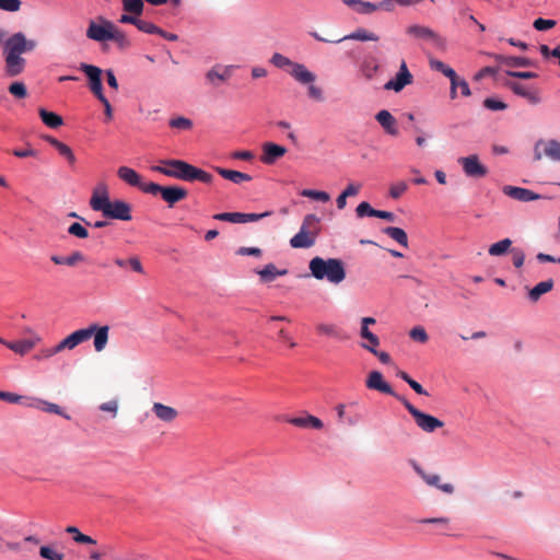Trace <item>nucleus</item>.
<instances>
[{
	"label": "nucleus",
	"instance_id": "obj_36",
	"mask_svg": "<svg viewBox=\"0 0 560 560\" xmlns=\"http://www.w3.org/2000/svg\"><path fill=\"white\" fill-rule=\"evenodd\" d=\"M94 331H95V324H92L86 328L73 331L72 336H71L72 348H74L75 346H78L84 341H88L93 336Z\"/></svg>",
	"mask_w": 560,
	"mask_h": 560
},
{
	"label": "nucleus",
	"instance_id": "obj_28",
	"mask_svg": "<svg viewBox=\"0 0 560 560\" xmlns=\"http://www.w3.org/2000/svg\"><path fill=\"white\" fill-rule=\"evenodd\" d=\"M108 334H109V327L108 326H101L98 327L95 324V331L93 334L94 336V349L96 352H102L108 342Z\"/></svg>",
	"mask_w": 560,
	"mask_h": 560
},
{
	"label": "nucleus",
	"instance_id": "obj_7",
	"mask_svg": "<svg viewBox=\"0 0 560 560\" xmlns=\"http://www.w3.org/2000/svg\"><path fill=\"white\" fill-rule=\"evenodd\" d=\"M144 192L150 195L160 194L162 199L168 205V207H173L175 203L186 199L188 196V191L184 187H165L152 182H150L149 185L144 188Z\"/></svg>",
	"mask_w": 560,
	"mask_h": 560
},
{
	"label": "nucleus",
	"instance_id": "obj_31",
	"mask_svg": "<svg viewBox=\"0 0 560 560\" xmlns=\"http://www.w3.org/2000/svg\"><path fill=\"white\" fill-rule=\"evenodd\" d=\"M494 60L501 65H505L509 67H529L533 65L532 60L525 57H512V56H503V55H494Z\"/></svg>",
	"mask_w": 560,
	"mask_h": 560
},
{
	"label": "nucleus",
	"instance_id": "obj_49",
	"mask_svg": "<svg viewBox=\"0 0 560 560\" xmlns=\"http://www.w3.org/2000/svg\"><path fill=\"white\" fill-rule=\"evenodd\" d=\"M110 40L115 42L117 46L121 49L128 48L130 46V40L127 37V35L117 27H115Z\"/></svg>",
	"mask_w": 560,
	"mask_h": 560
},
{
	"label": "nucleus",
	"instance_id": "obj_12",
	"mask_svg": "<svg viewBox=\"0 0 560 560\" xmlns=\"http://www.w3.org/2000/svg\"><path fill=\"white\" fill-rule=\"evenodd\" d=\"M458 163L468 177L482 178L488 174V168L481 164L477 154L459 158Z\"/></svg>",
	"mask_w": 560,
	"mask_h": 560
},
{
	"label": "nucleus",
	"instance_id": "obj_39",
	"mask_svg": "<svg viewBox=\"0 0 560 560\" xmlns=\"http://www.w3.org/2000/svg\"><path fill=\"white\" fill-rule=\"evenodd\" d=\"M230 75L231 72L229 68H223L222 70H220L219 67H213L207 72L206 78L209 82L215 84V80L223 82L226 81L230 78Z\"/></svg>",
	"mask_w": 560,
	"mask_h": 560
},
{
	"label": "nucleus",
	"instance_id": "obj_46",
	"mask_svg": "<svg viewBox=\"0 0 560 560\" xmlns=\"http://www.w3.org/2000/svg\"><path fill=\"white\" fill-rule=\"evenodd\" d=\"M214 220L231 223H242V212H222L213 215Z\"/></svg>",
	"mask_w": 560,
	"mask_h": 560
},
{
	"label": "nucleus",
	"instance_id": "obj_6",
	"mask_svg": "<svg viewBox=\"0 0 560 560\" xmlns=\"http://www.w3.org/2000/svg\"><path fill=\"white\" fill-rule=\"evenodd\" d=\"M398 401H400L404 405L408 412L413 417L417 427L423 432L433 433L438 429L444 427V422L442 420L419 410L412 404H410L405 397H398Z\"/></svg>",
	"mask_w": 560,
	"mask_h": 560
},
{
	"label": "nucleus",
	"instance_id": "obj_56",
	"mask_svg": "<svg viewBox=\"0 0 560 560\" xmlns=\"http://www.w3.org/2000/svg\"><path fill=\"white\" fill-rule=\"evenodd\" d=\"M136 27L147 34H156L159 32V27L155 24L141 19H138Z\"/></svg>",
	"mask_w": 560,
	"mask_h": 560
},
{
	"label": "nucleus",
	"instance_id": "obj_57",
	"mask_svg": "<svg viewBox=\"0 0 560 560\" xmlns=\"http://www.w3.org/2000/svg\"><path fill=\"white\" fill-rule=\"evenodd\" d=\"M39 555L48 560H62L63 556L50 547H40Z\"/></svg>",
	"mask_w": 560,
	"mask_h": 560
},
{
	"label": "nucleus",
	"instance_id": "obj_14",
	"mask_svg": "<svg viewBox=\"0 0 560 560\" xmlns=\"http://www.w3.org/2000/svg\"><path fill=\"white\" fill-rule=\"evenodd\" d=\"M412 83V74L408 70L405 61H401L395 78L385 83L384 89L388 91L400 92L406 85Z\"/></svg>",
	"mask_w": 560,
	"mask_h": 560
},
{
	"label": "nucleus",
	"instance_id": "obj_30",
	"mask_svg": "<svg viewBox=\"0 0 560 560\" xmlns=\"http://www.w3.org/2000/svg\"><path fill=\"white\" fill-rule=\"evenodd\" d=\"M72 555L77 560H102V555L96 547H77L72 548Z\"/></svg>",
	"mask_w": 560,
	"mask_h": 560
},
{
	"label": "nucleus",
	"instance_id": "obj_18",
	"mask_svg": "<svg viewBox=\"0 0 560 560\" xmlns=\"http://www.w3.org/2000/svg\"><path fill=\"white\" fill-rule=\"evenodd\" d=\"M117 176L119 179L125 182L126 184L139 188L144 192V188L149 185L150 182H142V177L131 167L120 166L117 170Z\"/></svg>",
	"mask_w": 560,
	"mask_h": 560
},
{
	"label": "nucleus",
	"instance_id": "obj_42",
	"mask_svg": "<svg viewBox=\"0 0 560 560\" xmlns=\"http://www.w3.org/2000/svg\"><path fill=\"white\" fill-rule=\"evenodd\" d=\"M115 264L118 267H121V268L130 267L133 271H136L138 273H143V267H142V264H141V261H140V259L138 257H131L129 259L117 258L115 260Z\"/></svg>",
	"mask_w": 560,
	"mask_h": 560
},
{
	"label": "nucleus",
	"instance_id": "obj_32",
	"mask_svg": "<svg viewBox=\"0 0 560 560\" xmlns=\"http://www.w3.org/2000/svg\"><path fill=\"white\" fill-rule=\"evenodd\" d=\"M257 273L259 275L262 282H271L278 276H285L288 270H279L273 264H268L262 269L258 270Z\"/></svg>",
	"mask_w": 560,
	"mask_h": 560
},
{
	"label": "nucleus",
	"instance_id": "obj_63",
	"mask_svg": "<svg viewBox=\"0 0 560 560\" xmlns=\"http://www.w3.org/2000/svg\"><path fill=\"white\" fill-rule=\"evenodd\" d=\"M100 409L104 412L110 413L113 418L117 416L118 411V401L116 399L103 402L100 405Z\"/></svg>",
	"mask_w": 560,
	"mask_h": 560
},
{
	"label": "nucleus",
	"instance_id": "obj_16",
	"mask_svg": "<svg viewBox=\"0 0 560 560\" xmlns=\"http://www.w3.org/2000/svg\"><path fill=\"white\" fill-rule=\"evenodd\" d=\"M262 153L260 155L261 163L266 165L275 164L279 159L285 155L287 148L273 142H265L261 145Z\"/></svg>",
	"mask_w": 560,
	"mask_h": 560
},
{
	"label": "nucleus",
	"instance_id": "obj_11",
	"mask_svg": "<svg viewBox=\"0 0 560 560\" xmlns=\"http://www.w3.org/2000/svg\"><path fill=\"white\" fill-rule=\"evenodd\" d=\"M80 69L84 72L88 78V86L96 98L104 96L103 84H102V70L101 68L81 63Z\"/></svg>",
	"mask_w": 560,
	"mask_h": 560
},
{
	"label": "nucleus",
	"instance_id": "obj_8",
	"mask_svg": "<svg viewBox=\"0 0 560 560\" xmlns=\"http://www.w3.org/2000/svg\"><path fill=\"white\" fill-rule=\"evenodd\" d=\"M406 33L411 37L429 43L439 49H444L446 46V40L428 26L413 24L406 28Z\"/></svg>",
	"mask_w": 560,
	"mask_h": 560
},
{
	"label": "nucleus",
	"instance_id": "obj_34",
	"mask_svg": "<svg viewBox=\"0 0 560 560\" xmlns=\"http://www.w3.org/2000/svg\"><path fill=\"white\" fill-rule=\"evenodd\" d=\"M38 340H39L38 338H35V339H24V340H19V341H11V343L8 345V348L18 354L24 355L35 347V345Z\"/></svg>",
	"mask_w": 560,
	"mask_h": 560
},
{
	"label": "nucleus",
	"instance_id": "obj_29",
	"mask_svg": "<svg viewBox=\"0 0 560 560\" xmlns=\"http://www.w3.org/2000/svg\"><path fill=\"white\" fill-rule=\"evenodd\" d=\"M510 88L516 95L526 98L532 104H538L540 102V97L537 92L528 90L521 83L512 82L510 83Z\"/></svg>",
	"mask_w": 560,
	"mask_h": 560
},
{
	"label": "nucleus",
	"instance_id": "obj_64",
	"mask_svg": "<svg viewBox=\"0 0 560 560\" xmlns=\"http://www.w3.org/2000/svg\"><path fill=\"white\" fill-rule=\"evenodd\" d=\"M307 94L314 101H324L323 90L319 86L314 85L313 83L308 84Z\"/></svg>",
	"mask_w": 560,
	"mask_h": 560
},
{
	"label": "nucleus",
	"instance_id": "obj_24",
	"mask_svg": "<svg viewBox=\"0 0 560 560\" xmlns=\"http://www.w3.org/2000/svg\"><path fill=\"white\" fill-rule=\"evenodd\" d=\"M26 406L68 418L58 405L38 398L27 399Z\"/></svg>",
	"mask_w": 560,
	"mask_h": 560
},
{
	"label": "nucleus",
	"instance_id": "obj_61",
	"mask_svg": "<svg viewBox=\"0 0 560 560\" xmlns=\"http://www.w3.org/2000/svg\"><path fill=\"white\" fill-rule=\"evenodd\" d=\"M556 25L555 20H545L542 18H538L534 21L533 26L537 31H547L552 28Z\"/></svg>",
	"mask_w": 560,
	"mask_h": 560
},
{
	"label": "nucleus",
	"instance_id": "obj_27",
	"mask_svg": "<svg viewBox=\"0 0 560 560\" xmlns=\"http://www.w3.org/2000/svg\"><path fill=\"white\" fill-rule=\"evenodd\" d=\"M348 39L362 40V42H366V40L376 42V40H378V36L375 33L370 32L365 28H358L354 32H352L351 34L346 35L340 38H336V40H332V42L340 43V42L348 40Z\"/></svg>",
	"mask_w": 560,
	"mask_h": 560
},
{
	"label": "nucleus",
	"instance_id": "obj_37",
	"mask_svg": "<svg viewBox=\"0 0 560 560\" xmlns=\"http://www.w3.org/2000/svg\"><path fill=\"white\" fill-rule=\"evenodd\" d=\"M383 233L396 241L399 245L408 247V236L402 229L396 226H387L383 229Z\"/></svg>",
	"mask_w": 560,
	"mask_h": 560
},
{
	"label": "nucleus",
	"instance_id": "obj_2",
	"mask_svg": "<svg viewBox=\"0 0 560 560\" xmlns=\"http://www.w3.org/2000/svg\"><path fill=\"white\" fill-rule=\"evenodd\" d=\"M36 47V42L26 39L21 32L13 34L4 42V73L9 78L21 74L26 65V60L21 56L24 52L32 51Z\"/></svg>",
	"mask_w": 560,
	"mask_h": 560
},
{
	"label": "nucleus",
	"instance_id": "obj_5",
	"mask_svg": "<svg viewBox=\"0 0 560 560\" xmlns=\"http://www.w3.org/2000/svg\"><path fill=\"white\" fill-rule=\"evenodd\" d=\"M320 233V219L316 214H306L300 231L290 240L293 248H310L316 243Z\"/></svg>",
	"mask_w": 560,
	"mask_h": 560
},
{
	"label": "nucleus",
	"instance_id": "obj_22",
	"mask_svg": "<svg viewBox=\"0 0 560 560\" xmlns=\"http://www.w3.org/2000/svg\"><path fill=\"white\" fill-rule=\"evenodd\" d=\"M152 411L159 420L167 423L173 422L178 417V411L175 408L162 402H153Z\"/></svg>",
	"mask_w": 560,
	"mask_h": 560
},
{
	"label": "nucleus",
	"instance_id": "obj_9",
	"mask_svg": "<svg viewBox=\"0 0 560 560\" xmlns=\"http://www.w3.org/2000/svg\"><path fill=\"white\" fill-rule=\"evenodd\" d=\"M548 158L553 162H560V142L556 139H539L534 145V160L540 161Z\"/></svg>",
	"mask_w": 560,
	"mask_h": 560
},
{
	"label": "nucleus",
	"instance_id": "obj_25",
	"mask_svg": "<svg viewBox=\"0 0 560 560\" xmlns=\"http://www.w3.org/2000/svg\"><path fill=\"white\" fill-rule=\"evenodd\" d=\"M217 173L223 178L231 180L234 184H241L243 182H250L252 176L246 173H242L234 170H228L223 167H215Z\"/></svg>",
	"mask_w": 560,
	"mask_h": 560
},
{
	"label": "nucleus",
	"instance_id": "obj_3",
	"mask_svg": "<svg viewBox=\"0 0 560 560\" xmlns=\"http://www.w3.org/2000/svg\"><path fill=\"white\" fill-rule=\"evenodd\" d=\"M153 172H158L168 177L177 178L186 182L199 180L205 184H210L213 176L182 160H161L159 165L151 167Z\"/></svg>",
	"mask_w": 560,
	"mask_h": 560
},
{
	"label": "nucleus",
	"instance_id": "obj_23",
	"mask_svg": "<svg viewBox=\"0 0 560 560\" xmlns=\"http://www.w3.org/2000/svg\"><path fill=\"white\" fill-rule=\"evenodd\" d=\"M288 422L299 428H312L316 430H320L324 427L323 421L312 415H307L305 417L289 418Z\"/></svg>",
	"mask_w": 560,
	"mask_h": 560
},
{
	"label": "nucleus",
	"instance_id": "obj_53",
	"mask_svg": "<svg viewBox=\"0 0 560 560\" xmlns=\"http://www.w3.org/2000/svg\"><path fill=\"white\" fill-rule=\"evenodd\" d=\"M172 128L189 130L192 127V121L186 117L179 116L170 120Z\"/></svg>",
	"mask_w": 560,
	"mask_h": 560
},
{
	"label": "nucleus",
	"instance_id": "obj_21",
	"mask_svg": "<svg viewBox=\"0 0 560 560\" xmlns=\"http://www.w3.org/2000/svg\"><path fill=\"white\" fill-rule=\"evenodd\" d=\"M289 73L301 84H311L316 80V75L303 63L294 62Z\"/></svg>",
	"mask_w": 560,
	"mask_h": 560
},
{
	"label": "nucleus",
	"instance_id": "obj_15",
	"mask_svg": "<svg viewBox=\"0 0 560 560\" xmlns=\"http://www.w3.org/2000/svg\"><path fill=\"white\" fill-rule=\"evenodd\" d=\"M413 470L423 479V481L431 487H435L443 491L444 493L452 494L455 490L452 483H441V477L436 474H428L425 472L419 464L412 462Z\"/></svg>",
	"mask_w": 560,
	"mask_h": 560
},
{
	"label": "nucleus",
	"instance_id": "obj_35",
	"mask_svg": "<svg viewBox=\"0 0 560 560\" xmlns=\"http://www.w3.org/2000/svg\"><path fill=\"white\" fill-rule=\"evenodd\" d=\"M553 288V280L548 279L546 281H541L537 283L528 293V298L533 302H537L540 296L549 291H551Z\"/></svg>",
	"mask_w": 560,
	"mask_h": 560
},
{
	"label": "nucleus",
	"instance_id": "obj_54",
	"mask_svg": "<svg viewBox=\"0 0 560 560\" xmlns=\"http://www.w3.org/2000/svg\"><path fill=\"white\" fill-rule=\"evenodd\" d=\"M355 212H357V215H358L359 218H363V217H376V212H377V210H376V209H373L369 202H366V201H362V202H361V203H359V206L357 207Z\"/></svg>",
	"mask_w": 560,
	"mask_h": 560
},
{
	"label": "nucleus",
	"instance_id": "obj_13",
	"mask_svg": "<svg viewBox=\"0 0 560 560\" xmlns=\"http://www.w3.org/2000/svg\"><path fill=\"white\" fill-rule=\"evenodd\" d=\"M365 385L369 389L377 390L383 394L390 395L398 400V397H402L401 395L394 392L392 386L384 381L383 374L378 371H372L369 373Z\"/></svg>",
	"mask_w": 560,
	"mask_h": 560
},
{
	"label": "nucleus",
	"instance_id": "obj_51",
	"mask_svg": "<svg viewBox=\"0 0 560 560\" xmlns=\"http://www.w3.org/2000/svg\"><path fill=\"white\" fill-rule=\"evenodd\" d=\"M270 62L280 69H283L285 67L292 68V65L294 63L292 60H290L288 57L283 56L282 54L275 52L270 59Z\"/></svg>",
	"mask_w": 560,
	"mask_h": 560
},
{
	"label": "nucleus",
	"instance_id": "obj_52",
	"mask_svg": "<svg viewBox=\"0 0 560 560\" xmlns=\"http://www.w3.org/2000/svg\"><path fill=\"white\" fill-rule=\"evenodd\" d=\"M360 336L361 338L365 339L368 341L369 347H373L376 349L380 345V339L376 335H374L369 328L361 327L360 329Z\"/></svg>",
	"mask_w": 560,
	"mask_h": 560
},
{
	"label": "nucleus",
	"instance_id": "obj_60",
	"mask_svg": "<svg viewBox=\"0 0 560 560\" xmlns=\"http://www.w3.org/2000/svg\"><path fill=\"white\" fill-rule=\"evenodd\" d=\"M66 348H70V335L66 336L57 346L47 350L45 357H51Z\"/></svg>",
	"mask_w": 560,
	"mask_h": 560
},
{
	"label": "nucleus",
	"instance_id": "obj_62",
	"mask_svg": "<svg viewBox=\"0 0 560 560\" xmlns=\"http://www.w3.org/2000/svg\"><path fill=\"white\" fill-rule=\"evenodd\" d=\"M21 8L20 0H0V9L8 12H16Z\"/></svg>",
	"mask_w": 560,
	"mask_h": 560
},
{
	"label": "nucleus",
	"instance_id": "obj_44",
	"mask_svg": "<svg viewBox=\"0 0 560 560\" xmlns=\"http://www.w3.org/2000/svg\"><path fill=\"white\" fill-rule=\"evenodd\" d=\"M43 139L50 143L62 156L70 160V148L51 136H44Z\"/></svg>",
	"mask_w": 560,
	"mask_h": 560
},
{
	"label": "nucleus",
	"instance_id": "obj_10",
	"mask_svg": "<svg viewBox=\"0 0 560 560\" xmlns=\"http://www.w3.org/2000/svg\"><path fill=\"white\" fill-rule=\"evenodd\" d=\"M115 27L116 26L110 21L104 19H101L100 23L91 21L86 36L96 42H107L112 39Z\"/></svg>",
	"mask_w": 560,
	"mask_h": 560
},
{
	"label": "nucleus",
	"instance_id": "obj_20",
	"mask_svg": "<svg viewBox=\"0 0 560 560\" xmlns=\"http://www.w3.org/2000/svg\"><path fill=\"white\" fill-rule=\"evenodd\" d=\"M376 121L383 127L385 132L390 136H398L399 130L395 117L386 109L380 110L375 115Z\"/></svg>",
	"mask_w": 560,
	"mask_h": 560
},
{
	"label": "nucleus",
	"instance_id": "obj_19",
	"mask_svg": "<svg viewBox=\"0 0 560 560\" xmlns=\"http://www.w3.org/2000/svg\"><path fill=\"white\" fill-rule=\"evenodd\" d=\"M503 192L515 200L524 202L538 200L540 198L538 194L529 189L515 186H505Z\"/></svg>",
	"mask_w": 560,
	"mask_h": 560
},
{
	"label": "nucleus",
	"instance_id": "obj_40",
	"mask_svg": "<svg viewBox=\"0 0 560 560\" xmlns=\"http://www.w3.org/2000/svg\"><path fill=\"white\" fill-rule=\"evenodd\" d=\"M429 65L432 70L443 73L448 79L456 77V72L441 60L429 58Z\"/></svg>",
	"mask_w": 560,
	"mask_h": 560
},
{
	"label": "nucleus",
	"instance_id": "obj_47",
	"mask_svg": "<svg viewBox=\"0 0 560 560\" xmlns=\"http://www.w3.org/2000/svg\"><path fill=\"white\" fill-rule=\"evenodd\" d=\"M0 399L11 404H24L26 406L28 397L20 396L14 393L0 390Z\"/></svg>",
	"mask_w": 560,
	"mask_h": 560
},
{
	"label": "nucleus",
	"instance_id": "obj_50",
	"mask_svg": "<svg viewBox=\"0 0 560 560\" xmlns=\"http://www.w3.org/2000/svg\"><path fill=\"white\" fill-rule=\"evenodd\" d=\"M8 90L16 98H25L27 96V90L23 82L15 81L9 85Z\"/></svg>",
	"mask_w": 560,
	"mask_h": 560
},
{
	"label": "nucleus",
	"instance_id": "obj_55",
	"mask_svg": "<svg viewBox=\"0 0 560 560\" xmlns=\"http://www.w3.org/2000/svg\"><path fill=\"white\" fill-rule=\"evenodd\" d=\"M409 336L411 339L419 341L421 343H425L429 339V336H428L425 329L421 326L413 327L410 330Z\"/></svg>",
	"mask_w": 560,
	"mask_h": 560
},
{
	"label": "nucleus",
	"instance_id": "obj_38",
	"mask_svg": "<svg viewBox=\"0 0 560 560\" xmlns=\"http://www.w3.org/2000/svg\"><path fill=\"white\" fill-rule=\"evenodd\" d=\"M72 542L78 547H96L97 542L91 536L81 533L77 527L72 526Z\"/></svg>",
	"mask_w": 560,
	"mask_h": 560
},
{
	"label": "nucleus",
	"instance_id": "obj_4",
	"mask_svg": "<svg viewBox=\"0 0 560 560\" xmlns=\"http://www.w3.org/2000/svg\"><path fill=\"white\" fill-rule=\"evenodd\" d=\"M311 275L317 280L326 279L328 282L339 284L346 279V269L342 260L338 258L324 259L316 256L308 264Z\"/></svg>",
	"mask_w": 560,
	"mask_h": 560
},
{
	"label": "nucleus",
	"instance_id": "obj_26",
	"mask_svg": "<svg viewBox=\"0 0 560 560\" xmlns=\"http://www.w3.org/2000/svg\"><path fill=\"white\" fill-rule=\"evenodd\" d=\"M316 331L319 335L332 337L337 340H346L348 336L345 331L338 328L335 324L320 323L316 326Z\"/></svg>",
	"mask_w": 560,
	"mask_h": 560
},
{
	"label": "nucleus",
	"instance_id": "obj_58",
	"mask_svg": "<svg viewBox=\"0 0 560 560\" xmlns=\"http://www.w3.org/2000/svg\"><path fill=\"white\" fill-rule=\"evenodd\" d=\"M361 347L368 351H370L371 353H373L375 357L378 358V360L384 363V364H388L390 363L392 359H390V355L385 352V351H378L377 349H374L373 347H369L368 345L365 343H362Z\"/></svg>",
	"mask_w": 560,
	"mask_h": 560
},
{
	"label": "nucleus",
	"instance_id": "obj_33",
	"mask_svg": "<svg viewBox=\"0 0 560 560\" xmlns=\"http://www.w3.org/2000/svg\"><path fill=\"white\" fill-rule=\"evenodd\" d=\"M38 114L42 121L49 128L56 129L63 125L62 117L54 112H49L45 108H39Z\"/></svg>",
	"mask_w": 560,
	"mask_h": 560
},
{
	"label": "nucleus",
	"instance_id": "obj_59",
	"mask_svg": "<svg viewBox=\"0 0 560 560\" xmlns=\"http://www.w3.org/2000/svg\"><path fill=\"white\" fill-rule=\"evenodd\" d=\"M483 106L490 110H503L508 107V105L499 100L488 97L483 101Z\"/></svg>",
	"mask_w": 560,
	"mask_h": 560
},
{
	"label": "nucleus",
	"instance_id": "obj_41",
	"mask_svg": "<svg viewBox=\"0 0 560 560\" xmlns=\"http://www.w3.org/2000/svg\"><path fill=\"white\" fill-rule=\"evenodd\" d=\"M511 245L512 241L510 238H503L500 242L492 244L489 247L488 253L490 256H502L509 252Z\"/></svg>",
	"mask_w": 560,
	"mask_h": 560
},
{
	"label": "nucleus",
	"instance_id": "obj_17",
	"mask_svg": "<svg viewBox=\"0 0 560 560\" xmlns=\"http://www.w3.org/2000/svg\"><path fill=\"white\" fill-rule=\"evenodd\" d=\"M347 4H354L357 5L355 11L360 14H371L377 10H384V11H392L393 4L389 2V0H384L380 3H372L368 1H361V0H346Z\"/></svg>",
	"mask_w": 560,
	"mask_h": 560
},
{
	"label": "nucleus",
	"instance_id": "obj_48",
	"mask_svg": "<svg viewBox=\"0 0 560 560\" xmlns=\"http://www.w3.org/2000/svg\"><path fill=\"white\" fill-rule=\"evenodd\" d=\"M408 189V185L404 180L396 182L390 185L389 187V196L393 199L400 198Z\"/></svg>",
	"mask_w": 560,
	"mask_h": 560
},
{
	"label": "nucleus",
	"instance_id": "obj_1",
	"mask_svg": "<svg viewBox=\"0 0 560 560\" xmlns=\"http://www.w3.org/2000/svg\"><path fill=\"white\" fill-rule=\"evenodd\" d=\"M90 207L93 211L102 212L107 219L130 221L131 205L121 199L110 200L108 188L105 184H98L92 192Z\"/></svg>",
	"mask_w": 560,
	"mask_h": 560
},
{
	"label": "nucleus",
	"instance_id": "obj_45",
	"mask_svg": "<svg viewBox=\"0 0 560 560\" xmlns=\"http://www.w3.org/2000/svg\"><path fill=\"white\" fill-rule=\"evenodd\" d=\"M301 195L303 197H307V198H311V199H314V200H318V201H322V202H327V201L330 200L329 194L326 192V191H322V190L303 189L301 191Z\"/></svg>",
	"mask_w": 560,
	"mask_h": 560
},
{
	"label": "nucleus",
	"instance_id": "obj_43",
	"mask_svg": "<svg viewBox=\"0 0 560 560\" xmlns=\"http://www.w3.org/2000/svg\"><path fill=\"white\" fill-rule=\"evenodd\" d=\"M122 8L128 13L140 15L144 4L142 0H122Z\"/></svg>",
	"mask_w": 560,
	"mask_h": 560
}]
</instances>
